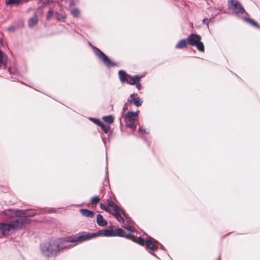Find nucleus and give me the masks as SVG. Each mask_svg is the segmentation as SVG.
<instances>
[{
  "mask_svg": "<svg viewBox=\"0 0 260 260\" xmlns=\"http://www.w3.org/2000/svg\"><path fill=\"white\" fill-rule=\"evenodd\" d=\"M139 132L142 133L143 134H145L146 133V131L144 129L142 128V127H140Z\"/></svg>",
  "mask_w": 260,
  "mask_h": 260,
  "instance_id": "obj_34",
  "label": "nucleus"
},
{
  "mask_svg": "<svg viewBox=\"0 0 260 260\" xmlns=\"http://www.w3.org/2000/svg\"><path fill=\"white\" fill-rule=\"evenodd\" d=\"M127 100L129 102H133L137 107L141 106L142 103V101L139 97L135 98L133 94L130 95Z\"/></svg>",
  "mask_w": 260,
  "mask_h": 260,
  "instance_id": "obj_15",
  "label": "nucleus"
},
{
  "mask_svg": "<svg viewBox=\"0 0 260 260\" xmlns=\"http://www.w3.org/2000/svg\"><path fill=\"white\" fill-rule=\"evenodd\" d=\"M16 29V26L15 25H12L11 26H9L8 27L7 30L11 32V31H14Z\"/></svg>",
  "mask_w": 260,
  "mask_h": 260,
  "instance_id": "obj_30",
  "label": "nucleus"
},
{
  "mask_svg": "<svg viewBox=\"0 0 260 260\" xmlns=\"http://www.w3.org/2000/svg\"><path fill=\"white\" fill-rule=\"evenodd\" d=\"M16 228V219L10 223H0V238L9 234Z\"/></svg>",
  "mask_w": 260,
  "mask_h": 260,
  "instance_id": "obj_6",
  "label": "nucleus"
},
{
  "mask_svg": "<svg viewBox=\"0 0 260 260\" xmlns=\"http://www.w3.org/2000/svg\"><path fill=\"white\" fill-rule=\"evenodd\" d=\"M159 243L158 241L151 237H149L146 240V246L152 251H155L158 247Z\"/></svg>",
  "mask_w": 260,
  "mask_h": 260,
  "instance_id": "obj_11",
  "label": "nucleus"
},
{
  "mask_svg": "<svg viewBox=\"0 0 260 260\" xmlns=\"http://www.w3.org/2000/svg\"><path fill=\"white\" fill-rule=\"evenodd\" d=\"M96 236V233H82L81 235H76L73 237L69 236L66 237V240L67 243H81L84 241L88 240Z\"/></svg>",
  "mask_w": 260,
  "mask_h": 260,
  "instance_id": "obj_3",
  "label": "nucleus"
},
{
  "mask_svg": "<svg viewBox=\"0 0 260 260\" xmlns=\"http://www.w3.org/2000/svg\"><path fill=\"white\" fill-rule=\"evenodd\" d=\"M131 239L142 246H144L145 244H146V240L145 241L141 237H139L138 238H135L134 236L132 235V239Z\"/></svg>",
  "mask_w": 260,
  "mask_h": 260,
  "instance_id": "obj_21",
  "label": "nucleus"
},
{
  "mask_svg": "<svg viewBox=\"0 0 260 260\" xmlns=\"http://www.w3.org/2000/svg\"><path fill=\"white\" fill-rule=\"evenodd\" d=\"M96 222L100 226H106L107 224V222L103 218V216L100 215L98 214L96 217Z\"/></svg>",
  "mask_w": 260,
  "mask_h": 260,
  "instance_id": "obj_18",
  "label": "nucleus"
},
{
  "mask_svg": "<svg viewBox=\"0 0 260 260\" xmlns=\"http://www.w3.org/2000/svg\"><path fill=\"white\" fill-rule=\"evenodd\" d=\"M103 119L109 124H111L113 122L114 117L112 115H108L103 117Z\"/></svg>",
  "mask_w": 260,
  "mask_h": 260,
  "instance_id": "obj_24",
  "label": "nucleus"
},
{
  "mask_svg": "<svg viewBox=\"0 0 260 260\" xmlns=\"http://www.w3.org/2000/svg\"><path fill=\"white\" fill-rule=\"evenodd\" d=\"M7 6H12L16 5V0H8L6 2Z\"/></svg>",
  "mask_w": 260,
  "mask_h": 260,
  "instance_id": "obj_28",
  "label": "nucleus"
},
{
  "mask_svg": "<svg viewBox=\"0 0 260 260\" xmlns=\"http://www.w3.org/2000/svg\"><path fill=\"white\" fill-rule=\"evenodd\" d=\"M119 77L122 82H127L131 85H135L137 82H139L141 77L136 75L134 78L127 74L124 71L121 70L119 72Z\"/></svg>",
  "mask_w": 260,
  "mask_h": 260,
  "instance_id": "obj_7",
  "label": "nucleus"
},
{
  "mask_svg": "<svg viewBox=\"0 0 260 260\" xmlns=\"http://www.w3.org/2000/svg\"><path fill=\"white\" fill-rule=\"evenodd\" d=\"M1 50L0 49V51H1Z\"/></svg>",
  "mask_w": 260,
  "mask_h": 260,
  "instance_id": "obj_43",
  "label": "nucleus"
},
{
  "mask_svg": "<svg viewBox=\"0 0 260 260\" xmlns=\"http://www.w3.org/2000/svg\"><path fill=\"white\" fill-rule=\"evenodd\" d=\"M94 53L103 60L104 63L108 67H111L114 66L115 64L110 60L109 58L100 49L96 47L93 48Z\"/></svg>",
  "mask_w": 260,
  "mask_h": 260,
  "instance_id": "obj_10",
  "label": "nucleus"
},
{
  "mask_svg": "<svg viewBox=\"0 0 260 260\" xmlns=\"http://www.w3.org/2000/svg\"><path fill=\"white\" fill-rule=\"evenodd\" d=\"M136 87L139 89L140 90L141 88V84H140L139 82H137L136 84Z\"/></svg>",
  "mask_w": 260,
  "mask_h": 260,
  "instance_id": "obj_32",
  "label": "nucleus"
},
{
  "mask_svg": "<svg viewBox=\"0 0 260 260\" xmlns=\"http://www.w3.org/2000/svg\"><path fill=\"white\" fill-rule=\"evenodd\" d=\"M188 44L192 46H196L198 50L201 52L204 51V46L201 42V37L197 34H191L187 38Z\"/></svg>",
  "mask_w": 260,
  "mask_h": 260,
  "instance_id": "obj_5",
  "label": "nucleus"
},
{
  "mask_svg": "<svg viewBox=\"0 0 260 260\" xmlns=\"http://www.w3.org/2000/svg\"><path fill=\"white\" fill-rule=\"evenodd\" d=\"M127 109V107H126V105H124V107H123V109H124V110H125V109Z\"/></svg>",
  "mask_w": 260,
  "mask_h": 260,
  "instance_id": "obj_38",
  "label": "nucleus"
},
{
  "mask_svg": "<svg viewBox=\"0 0 260 260\" xmlns=\"http://www.w3.org/2000/svg\"><path fill=\"white\" fill-rule=\"evenodd\" d=\"M36 213L32 210L19 211L17 210V217L18 216H22L17 218V230L23 228L27 222V217L33 216Z\"/></svg>",
  "mask_w": 260,
  "mask_h": 260,
  "instance_id": "obj_4",
  "label": "nucleus"
},
{
  "mask_svg": "<svg viewBox=\"0 0 260 260\" xmlns=\"http://www.w3.org/2000/svg\"><path fill=\"white\" fill-rule=\"evenodd\" d=\"M10 74L11 75L12 74V72L9 70Z\"/></svg>",
  "mask_w": 260,
  "mask_h": 260,
  "instance_id": "obj_42",
  "label": "nucleus"
},
{
  "mask_svg": "<svg viewBox=\"0 0 260 260\" xmlns=\"http://www.w3.org/2000/svg\"><path fill=\"white\" fill-rule=\"evenodd\" d=\"M188 44L187 40L183 39L180 40L176 45V48L177 49H181L186 47Z\"/></svg>",
  "mask_w": 260,
  "mask_h": 260,
  "instance_id": "obj_20",
  "label": "nucleus"
},
{
  "mask_svg": "<svg viewBox=\"0 0 260 260\" xmlns=\"http://www.w3.org/2000/svg\"><path fill=\"white\" fill-rule=\"evenodd\" d=\"M126 125L135 130L136 128V122L138 118L133 114V112H128L123 116Z\"/></svg>",
  "mask_w": 260,
  "mask_h": 260,
  "instance_id": "obj_8",
  "label": "nucleus"
},
{
  "mask_svg": "<svg viewBox=\"0 0 260 260\" xmlns=\"http://www.w3.org/2000/svg\"><path fill=\"white\" fill-rule=\"evenodd\" d=\"M228 6L230 10L235 14H241L245 12V10L236 0H228Z\"/></svg>",
  "mask_w": 260,
  "mask_h": 260,
  "instance_id": "obj_9",
  "label": "nucleus"
},
{
  "mask_svg": "<svg viewBox=\"0 0 260 260\" xmlns=\"http://www.w3.org/2000/svg\"><path fill=\"white\" fill-rule=\"evenodd\" d=\"M15 71H13V75H15Z\"/></svg>",
  "mask_w": 260,
  "mask_h": 260,
  "instance_id": "obj_40",
  "label": "nucleus"
},
{
  "mask_svg": "<svg viewBox=\"0 0 260 260\" xmlns=\"http://www.w3.org/2000/svg\"><path fill=\"white\" fill-rule=\"evenodd\" d=\"M71 15L74 17H78L79 16L80 12L79 9L74 8L71 11Z\"/></svg>",
  "mask_w": 260,
  "mask_h": 260,
  "instance_id": "obj_25",
  "label": "nucleus"
},
{
  "mask_svg": "<svg viewBox=\"0 0 260 260\" xmlns=\"http://www.w3.org/2000/svg\"><path fill=\"white\" fill-rule=\"evenodd\" d=\"M11 78L12 81H15V78H13L12 76H11Z\"/></svg>",
  "mask_w": 260,
  "mask_h": 260,
  "instance_id": "obj_37",
  "label": "nucleus"
},
{
  "mask_svg": "<svg viewBox=\"0 0 260 260\" xmlns=\"http://www.w3.org/2000/svg\"><path fill=\"white\" fill-rule=\"evenodd\" d=\"M54 0H48V2H53Z\"/></svg>",
  "mask_w": 260,
  "mask_h": 260,
  "instance_id": "obj_39",
  "label": "nucleus"
},
{
  "mask_svg": "<svg viewBox=\"0 0 260 260\" xmlns=\"http://www.w3.org/2000/svg\"><path fill=\"white\" fill-rule=\"evenodd\" d=\"M160 247H161V249H163L164 246L162 245H160Z\"/></svg>",
  "mask_w": 260,
  "mask_h": 260,
  "instance_id": "obj_41",
  "label": "nucleus"
},
{
  "mask_svg": "<svg viewBox=\"0 0 260 260\" xmlns=\"http://www.w3.org/2000/svg\"><path fill=\"white\" fill-rule=\"evenodd\" d=\"M245 20L255 27H259L257 23L250 18H245Z\"/></svg>",
  "mask_w": 260,
  "mask_h": 260,
  "instance_id": "obj_27",
  "label": "nucleus"
},
{
  "mask_svg": "<svg viewBox=\"0 0 260 260\" xmlns=\"http://www.w3.org/2000/svg\"><path fill=\"white\" fill-rule=\"evenodd\" d=\"M100 200V198L98 196H95L91 199V203L96 204Z\"/></svg>",
  "mask_w": 260,
  "mask_h": 260,
  "instance_id": "obj_29",
  "label": "nucleus"
},
{
  "mask_svg": "<svg viewBox=\"0 0 260 260\" xmlns=\"http://www.w3.org/2000/svg\"><path fill=\"white\" fill-rule=\"evenodd\" d=\"M94 122L100 125L102 130L105 133H108L110 131V127L108 124H105L99 120H95Z\"/></svg>",
  "mask_w": 260,
  "mask_h": 260,
  "instance_id": "obj_16",
  "label": "nucleus"
},
{
  "mask_svg": "<svg viewBox=\"0 0 260 260\" xmlns=\"http://www.w3.org/2000/svg\"><path fill=\"white\" fill-rule=\"evenodd\" d=\"M80 212L84 216L87 217H93L94 216V212L92 211L88 210L85 209H80Z\"/></svg>",
  "mask_w": 260,
  "mask_h": 260,
  "instance_id": "obj_17",
  "label": "nucleus"
},
{
  "mask_svg": "<svg viewBox=\"0 0 260 260\" xmlns=\"http://www.w3.org/2000/svg\"><path fill=\"white\" fill-rule=\"evenodd\" d=\"M96 236L98 235H102L106 237H113L114 236V231L113 230H102L96 233Z\"/></svg>",
  "mask_w": 260,
  "mask_h": 260,
  "instance_id": "obj_13",
  "label": "nucleus"
},
{
  "mask_svg": "<svg viewBox=\"0 0 260 260\" xmlns=\"http://www.w3.org/2000/svg\"><path fill=\"white\" fill-rule=\"evenodd\" d=\"M114 236H120L122 237H125L127 239H132V235L125 234L124 231L121 228L116 229L114 231Z\"/></svg>",
  "mask_w": 260,
  "mask_h": 260,
  "instance_id": "obj_12",
  "label": "nucleus"
},
{
  "mask_svg": "<svg viewBox=\"0 0 260 260\" xmlns=\"http://www.w3.org/2000/svg\"><path fill=\"white\" fill-rule=\"evenodd\" d=\"M121 222L123 223V225H122V227L124 229L127 230L128 231L133 232L135 231V228L133 227L131 225H128L130 223H129V219L126 216L125 214V216L123 217V221H120Z\"/></svg>",
  "mask_w": 260,
  "mask_h": 260,
  "instance_id": "obj_14",
  "label": "nucleus"
},
{
  "mask_svg": "<svg viewBox=\"0 0 260 260\" xmlns=\"http://www.w3.org/2000/svg\"><path fill=\"white\" fill-rule=\"evenodd\" d=\"M7 56L5 53L2 51H0V65L6 66Z\"/></svg>",
  "mask_w": 260,
  "mask_h": 260,
  "instance_id": "obj_22",
  "label": "nucleus"
},
{
  "mask_svg": "<svg viewBox=\"0 0 260 260\" xmlns=\"http://www.w3.org/2000/svg\"><path fill=\"white\" fill-rule=\"evenodd\" d=\"M203 22L204 23H205L206 22L207 23H208V19H204V20H203Z\"/></svg>",
  "mask_w": 260,
  "mask_h": 260,
  "instance_id": "obj_35",
  "label": "nucleus"
},
{
  "mask_svg": "<svg viewBox=\"0 0 260 260\" xmlns=\"http://www.w3.org/2000/svg\"><path fill=\"white\" fill-rule=\"evenodd\" d=\"M38 19L36 15H34L32 18H30L28 22V25L29 27H32L35 26L37 22Z\"/></svg>",
  "mask_w": 260,
  "mask_h": 260,
  "instance_id": "obj_19",
  "label": "nucleus"
},
{
  "mask_svg": "<svg viewBox=\"0 0 260 260\" xmlns=\"http://www.w3.org/2000/svg\"><path fill=\"white\" fill-rule=\"evenodd\" d=\"M6 214L12 217L16 216V210L8 209L7 211H6Z\"/></svg>",
  "mask_w": 260,
  "mask_h": 260,
  "instance_id": "obj_26",
  "label": "nucleus"
},
{
  "mask_svg": "<svg viewBox=\"0 0 260 260\" xmlns=\"http://www.w3.org/2000/svg\"><path fill=\"white\" fill-rule=\"evenodd\" d=\"M74 5H75V4H74L73 2H71V3H70V6H74Z\"/></svg>",
  "mask_w": 260,
  "mask_h": 260,
  "instance_id": "obj_36",
  "label": "nucleus"
},
{
  "mask_svg": "<svg viewBox=\"0 0 260 260\" xmlns=\"http://www.w3.org/2000/svg\"><path fill=\"white\" fill-rule=\"evenodd\" d=\"M139 114V111H137L136 112H133V114L136 116V118H138V115Z\"/></svg>",
  "mask_w": 260,
  "mask_h": 260,
  "instance_id": "obj_33",
  "label": "nucleus"
},
{
  "mask_svg": "<svg viewBox=\"0 0 260 260\" xmlns=\"http://www.w3.org/2000/svg\"><path fill=\"white\" fill-rule=\"evenodd\" d=\"M56 18L57 20L62 21L63 22L65 21L66 19V15L64 12L59 13L57 12L56 13Z\"/></svg>",
  "mask_w": 260,
  "mask_h": 260,
  "instance_id": "obj_23",
  "label": "nucleus"
},
{
  "mask_svg": "<svg viewBox=\"0 0 260 260\" xmlns=\"http://www.w3.org/2000/svg\"><path fill=\"white\" fill-rule=\"evenodd\" d=\"M53 13V11L52 10H50L48 11L47 15V19L48 20H49L52 17Z\"/></svg>",
  "mask_w": 260,
  "mask_h": 260,
  "instance_id": "obj_31",
  "label": "nucleus"
},
{
  "mask_svg": "<svg viewBox=\"0 0 260 260\" xmlns=\"http://www.w3.org/2000/svg\"><path fill=\"white\" fill-rule=\"evenodd\" d=\"M71 247V245L67 244L66 238H63L42 244L40 245V249L43 255L52 257L57 255L63 249Z\"/></svg>",
  "mask_w": 260,
  "mask_h": 260,
  "instance_id": "obj_1",
  "label": "nucleus"
},
{
  "mask_svg": "<svg viewBox=\"0 0 260 260\" xmlns=\"http://www.w3.org/2000/svg\"><path fill=\"white\" fill-rule=\"evenodd\" d=\"M101 208L113 215L119 221H123L124 212L113 201H109L107 206L101 203Z\"/></svg>",
  "mask_w": 260,
  "mask_h": 260,
  "instance_id": "obj_2",
  "label": "nucleus"
}]
</instances>
